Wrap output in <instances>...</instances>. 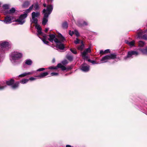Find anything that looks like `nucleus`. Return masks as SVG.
I'll return each mask as SVG.
<instances>
[{"label":"nucleus","mask_w":147,"mask_h":147,"mask_svg":"<svg viewBox=\"0 0 147 147\" xmlns=\"http://www.w3.org/2000/svg\"><path fill=\"white\" fill-rule=\"evenodd\" d=\"M22 54L19 52L14 51L10 55V59L11 62L14 64H17L19 60L22 58Z\"/></svg>","instance_id":"6"},{"label":"nucleus","mask_w":147,"mask_h":147,"mask_svg":"<svg viewBox=\"0 0 147 147\" xmlns=\"http://www.w3.org/2000/svg\"><path fill=\"white\" fill-rule=\"evenodd\" d=\"M32 19L31 20L32 23L36 24L38 22L37 18L40 16V13L39 12H33L31 14Z\"/></svg>","instance_id":"8"},{"label":"nucleus","mask_w":147,"mask_h":147,"mask_svg":"<svg viewBox=\"0 0 147 147\" xmlns=\"http://www.w3.org/2000/svg\"><path fill=\"white\" fill-rule=\"evenodd\" d=\"M81 43L82 44L80 46H78V49L80 51L82 50L84 47V45L83 44V42L82 41H81Z\"/></svg>","instance_id":"21"},{"label":"nucleus","mask_w":147,"mask_h":147,"mask_svg":"<svg viewBox=\"0 0 147 147\" xmlns=\"http://www.w3.org/2000/svg\"><path fill=\"white\" fill-rule=\"evenodd\" d=\"M85 60L93 64H98V63H96L95 61L94 60H91L90 59H88V58H87V59L86 58L85 59Z\"/></svg>","instance_id":"25"},{"label":"nucleus","mask_w":147,"mask_h":147,"mask_svg":"<svg viewBox=\"0 0 147 147\" xmlns=\"http://www.w3.org/2000/svg\"><path fill=\"white\" fill-rule=\"evenodd\" d=\"M15 9L14 8H12L9 11H8L6 13V14H11L13 13L15 11Z\"/></svg>","instance_id":"18"},{"label":"nucleus","mask_w":147,"mask_h":147,"mask_svg":"<svg viewBox=\"0 0 147 147\" xmlns=\"http://www.w3.org/2000/svg\"><path fill=\"white\" fill-rule=\"evenodd\" d=\"M30 2L28 1L24 2L22 5V7L24 8H27L30 5Z\"/></svg>","instance_id":"16"},{"label":"nucleus","mask_w":147,"mask_h":147,"mask_svg":"<svg viewBox=\"0 0 147 147\" xmlns=\"http://www.w3.org/2000/svg\"><path fill=\"white\" fill-rule=\"evenodd\" d=\"M34 72H35L34 71H32L30 72L24 73H22V74L19 75L18 76V77H24L26 76L27 75L32 74L34 73Z\"/></svg>","instance_id":"14"},{"label":"nucleus","mask_w":147,"mask_h":147,"mask_svg":"<svg viewBox=\"0 0 147 147\" xmlns=\"http://www.w3.org/2000/svg\"><path fill=\"white\" fill-rule=\"evenodd\" d=\"M68 62L66 60H65L62 61V63L63 65H66L68 63Z\"/></svg>","instance_id":"37"},{"label":"nucleus","mask_w":147,"mask_h":147,"mask_svg":"<svg viewBox=\"0 0 147 147\" xmlns=\"http://www.w3.org/2000/svg\"><path fill=\"white\" fill-rule=\"evenodd\" d=\"M69 34L70 36H72L74 34V31H71L70 30H69Z\"/></svg>","instance_id":"39"},{"label":"nucleus","mask_w":147,"mask_h":147,"mask_svg":"<svg viewBox=\"0 0 147 147\" xmlns=\"http://www.w3.org/2000/svg\"><path fill=\"white\" fill-rule=\"evenodd\" d=\"M19 1H20L22 2V0H19Z\"/></svg>","instance_id":"54"},{"label":"nucleus","mask_w":147,"mask_h":147,"mask_svg":"<svg viewBox=\"0 0 147 147\" xmlns=\"http://www.w3.org/2000/svg\"><path fill=\"white\" fill-rule=\"evenodd\" d=\"M66 147H73L71 146V145H67L66 146Z\"/></svg>","instance_id":"48"},{"label":"nucleus","mask_w":147,"mask_h":147,"mask_svg":"<svg viewBox=\"0 0 147 147\" xmlns=\"http://www.w3.org/2000/svg\"><path fill=\"white\" fill-rule=\"evenodd\" d=\"M71 74V73H69L66 74L65 75V76H67L69 74Z\"/></svg>","instance_id":"51"},{"label":"nucleus","mask_w":147,"mask_h":147,"mask_svg":"<svg viewBox=\"0 0 147 147\" xmlns=\"http://www.w3.org/2000/svg\"><path fill=\"white\" fill-rule=\"evenodd\" d=\"M49 38L48 39V40L51 42H53L54 41L56 43L57 47L59 49L63 50L64 49L65 47L64 44L62 43V42L65 39L63 36L60 34L59 35V38L60 40H58L57 38H55V35L54 34H50L49 35Z\"/></svg>","instance_id":"2"},{"label":"nucleus","mask_w":147,"mask_h":147,"mask_svg":"<svg viewBox=\"0 0 147 147\" xmlns=\"http://www.w3.org/2000/svg\"><path fill=\"white\" fill-rule=\"evenodd\" d=\"M48 75V73L47 72H45L40 73L39 75L37 76L36 77L37 78H42Z\"/></svg>","instance_id":"15"},{"label":"nucleus","mask_w":147,"mask_h":147,"mask_svg":"<svg viewBox=\"0 0 147 147\" xmlns=\"http://www.w3.org/2000/svg\"><path fill=\"white\" fill-rule=\"evenodd\" d=\"M43 5L44 7H46V6H47V5L45 3H44L43 4Z\"/></svg>","instance_id":"49"},{"label":"nucleus","mask_w":147,"mask_h":147,"mask_svg":"<svg viewBox=\"0 0 147 147\" xmlns=\"http://www.w3.org/2000/svg\"><path fill=\"white\" fill-rule=\"evenodd\" d=\"M51 76H57L58 75V74L56 72H52L51 73Z\"/></svg>","instance_id":"42"},{"label":"nucleus","mask_w":147,"mask_h":147,"mask_svg":"<svg viewBox=\"0 0 147 147\" xmlns=\"http://www.w3.org/2000/svg\"><path fill=\"white\" fill-rule=\"evenodd\" d=\"M105 53H107L110 52V50L109 49H107L104 51Z\"/></svg>","instance_id":"43"},{"label":"nucleus","mask_w":147,"mask_h":147,"mask_svg":"<svg viewBox=\"0 0 147 147\" xmlns=\"http://www.w3.org/2000/svg\"><path fill=\"white\" fill-rule=\"evenodd\" d=\"M81 69L84 72H88L90 70V66L86 63H84L81 65Z\"/></svg>","instance_id":"12"},{"label":"nucleus","mask_w":147,"mask_h":147,"mask_svg":"<svg viewBox=\"0 0 147 147\" xmlns=\"http://www.w3.org/2000/svg\"><path fill=\"white\" fill-rule=\"evenodd\" d=\"M53 8L51 5H48L47 6V9H44L42 11L44 14V17L43 19L42 24L45 25L48 22V18L49 15L51 13Z\"/></svg>","instance_id":"4"},{"label":"nucleus","mask_w":147,"mask_h":147,"mask_svg":"<svg viewBox=\"0 0 147 147\" xmlns=\"http://www.w3.org/2000/svg\"><path fill=\"white\" fill-rule=\"evenodd\" d=\"M47 39H42V41L43 43L47 45H49L48 44L49 43V42L47 40Z\"/></svg>","instance_id":"31"},{"label":"nucleus","mask_w":147,"mask_h":147,"mask_svg":"<svg viewBox=\"0 0 147 147\" xmlns=\"http://www.w3.org/2000/svg\"><path fill=\"white\" fill-rule=\"evenodd\" d=\"M14 80L13 79H11L5 82H0V90L4 89L7 86L6 84L9 86H11V88L13 89L17 88L19 86V82H17L15 83H14Z\"/></svg>","instance_id":"3"},{"label":"nucleus","mask_w":147,"mask_h":147,"mask_svg":"<svg viewBox=\"0 0 147 147\" xmlns=\"http://www.w3.org/2000/svg\"><path fill=\"white\" fill-rule=\"evenodd\" d=\"M134 43L135 41L134 40H133L131 41L130 42L129 45L131 47H132L134 45Z\"/></svg>","instance_id":"33"},{"label":"nucleus","mask_w":147,"mask_h":147,"mask_svg":"<svg viewBox=\"0 0 147 147\" xmlns=\"http://www.w3.org/2000/svg\"><path fill=\"white\" fill-rule=\"evenodd\" d=\"M1 5V3H0V5Z\"/></svg>","instance_id":"55"},{"label":"nucleus","mask_w":147,"mask_h":147,"mask_svg":"<svg viewBox=\"0 0 147 147\" xmlns=\"http://www.w3.org/2000/svg\"><path fill=\"white\" fill-rule=\"evenodd\" d=\"M57 67L58 68H60L62 70H65L66 69V68L65 67L63 66L61 63H59L57 65Z\"/></svg>","instance_id":"17"},{"label":"nucleus","mask_w":147,"mask_h":147,"mask_svg":"<svg viewBox=\"0 0 147 147\" xmlns=\"http://www.w3.org/2000/svg\"><path fill=\"white\" fill-rule=\"evenodd\" d=\"M29 80L28 79H24L21 80L20 81V82L22 84H24L28 82L29 81Z\"/></svg>","instance_id":"24"},{"label":"nucleus","mask_w":147,"mask_h":147,"mask_svg":"<svg viewBox=\"0 0 147 147\" xmlns=\"http://www.w3.org/2000/svg\"><path fill=\"white\" fill-rule=\"evenodd\" d=\"M37 35H42V29L38 30L37 31Z\"/></svg>","instance_id":"35"},{"label":"nucleus","mask_w":147,"mask_h":147,"mask_svg":"<svg viewBox=\"0 0 147 147\" xmlns=\"http://www.w3.org/2000/svg\"><path fill=\"white\" fill-rule=\"evenodd\" d=\"M49 30V28H45V32H47Z\"/></svg>","instance_id":"46"},{"label":"nucleus","mask_w":147,"mask_h":147,"mask_svg":"<svg viewBox=\"0 0 147 147\" xmlns=\"http://www.w3.org/2000/svg\"><path fill=\"white\" fill-rule=\"evenodd\" d=\"M91 52L90 46L87 49H86L82 53V55L84 59L88 58L87 55L88 53H90Z\"/></svg>","instance_id":"10"},{"label":"nucleus","mask_w":147,"mask_h":147,"mask_svg":"<svg viewBox=\"0 0 147 147\" xmlns=\"http://www.w3.org/2000/svg\"><path fill=\"white\" fill-rule=\"evenodd\" d=\"M80 41V40L78 38H77L76 39V40L74 41V43L76 44H77L78 43H79V41Z\"/></svg>","instance_id":"38"},{"label":"nucleus","mask_w":147,"mask_h":147,"mask_svg":"<svg viewBox=\"0 0 147 147\" xmlns=\"http://www.w3.org/2000/svg\"><path fill=\"white\" fill-rule=\"evenodd\" d=\"M104 52V51L102 50H100V53L101 54H105V52Z\"/></svg>","instance_id":"45"},{"label":"nucleus","mask_w":147,"mask_h":147,"mask_svg":"<svg viewBox=\"0 0 147 147\" xmlns=\"http://www.w3.org/2000/svg\"><path fill=\"white\" fill-rule=\"evenodd\" d=\"M125 43H126V44H127L129 45V43L130 42H129V41H128V40H125Z\"/></svg>","instance_id":"47"},{"label":"nucleus","mask_w":147,"mask_h":147,"mask_svg":"<svg viewBox=\"0 0 147 147\" xmlns=\"http://www.w3.org/2000/svg\"><path fill=\"white\" fill-rule=\"evenodd\" d=\"M48 1H51V2H52V1H53V0H48Z\"/></svg>","instance_id":"52"},{"label":"nucleus","mask_w":147,"mask_h":147,"mask_svg":"<svg viewBox=\"0 0 147 147\" xmlns=\"http://www.w3.org/2000/svg\"><path fill=\"white\" fill-rule=\"evenodd\" d=\"M9 5H4L3 6V8L4 9H7L9 8Z\"/></svg>","instance_id":"29"},{"label":"nucleus","mask_w":147,"mask_h":147,"mask_svg":"<svg viewBox=\"0 0 147 147\" xmlns=\"http://www.w3.org/2000/svg\"><path fill=\"white\" fill-rule=\"evenodd\" d=\"M36 79V78H34L33 77H31L29 78V80H30L31 81H32V80H34Z\"/></svg>","instance_id":"44"},{"label":"nucleus","mask_w":147,"mask_h":147,"mask_svg":"<svg viewBox=\"0 0 147 147\" xmlns=\"http://www.w3.org/2000/svg\"><path fill=\"white\" fill-rule=\"evenodd\" d=\"M45 70V68H40L38 69L37 70V71H43Z\"/></svg>","instance_id":"41"},{"label":"nucleus","mask_w":147,"mask_h":147,"mask_svg":"<svg viewBox=\"0 0 147 147\" xmlns=\"http://www.w3.org/2000/svg\"><path fill=\"white\" fill-rule=\"evenodd\" d=\"M62 26L63 29H67L68 27L67 23L66 22H63L62 24Z\"/></svg>","instance_id":"20"},{"label":"nucleus","mask_w":147,"mask_h":147,"mask_svg":"<svg viewBox=\"0 0 147 147\" xmlns=\"http://www.w3.org/2000/svg\"><path fill=\"white\" fill-rule=\"evenodd\" d=\"M35 24V27L37 29V30L42 29L40 26L37 23Z\"/></svg>","instance_id":"28"},{"label":"nucleus","mask_w":147,"mask_h":147,"mask_svg":"<svg viewBox=\"0 0 147 147\" xmlns=\"http://www.w3.org/2000/svg\"><path fill=\"white\" fill-rule=\"evenodd\" d=\"M42 35L43 36V38H41V39H47V35L45 34H42Z\"/></svg>","instance_id":"34"},{"label":"nucleus","mask_w":147,"mask_h":147,"mask_svg":"<svg viewBox=\"0 0 147 147\" xmlns=\"http://www.w3.org/2000/svg\"><path fill=\"white\" fill-rule=\"evenodd\" d=\"M145 44L144 42L142 41H139L138 42L139 46L140 47H143Z\"/></svg>","instance_id":"26"},{"label":"nucleus","mask_w":147,"mask_h":147,"mask_svg":"<svg viewBox=\"0 0 147 147\" xmlns=\"http://www.w3.org/2000/svg\"><path fill=\"white\" fill-rule=\"evenodd\" d=\"M115 58H116L117 61L120 60L119 57L116 58V55L115 54H111L103 57L101 59L100 61L102 62V63H105L107 62L109 60L114 59Z\"/></svg>","instance_id":"7"},{"label":"nucleus","mask_w":147,"mask_h":147,"mask_svg":"<svg viewBox=\"0 0 147 147\" xmlns=\"http://www.w3.org/2000/svg\"><path fill=\"white\" fill-rule=\"evenodd\" d=\"M49 69H57L58 68V67H57V66L54 67V66H50L48 68Z\"/></svg>","instance_id":"36"},{"label":"nucleus","mask_w":147,"mask_h":147,"mask_svg":"<svg viewBox=\"0 0 147 147\" xmlns=\"http://www.w3.org/2000/svg\"><path fill=\"white\" fill-rule=\"evenodd\" d=\"M55 62V59H53L52 60V62L54 63Z\"/></svg>","instance_id":"50"},{"label":"nucleus","mask_w":147,"mask_h":147,"mask_svg":"<svg viewBox=\"0 0 147 147\" xmlns=\"http://www.w3.org/2000/svg\"><path fill=\"white\" fill-rule=\"evenodd\" d=\"M80 27L88 25V23L87 22L82 21L80 20H78L76 23Z\"/></svg>","instance_id":"13"},{"label":"nucleus","mask_w":147,"mask_h":147,"mask_svg":"<svg viewBox=\"0 0 147 147\" xmlns=\"http://www.w3.org/2000/svg\"><path fill=\"white\" fill-rule=\"evenodd\" d=\"M142 38L145 40H147V35L144 34L142 36Z\"/></svg>","instance_id":"40"},{"label":"nucleus","mask_w":147,"mask_h":147,"mask_svg":"<svg viewBox=\"0 0 147 147\" xmlns=\"http://www.w3.org/2000/svg\"><path fill=\"white\" fill-rule=\"evenodd\" d=\"M74 34L76 35L78 37L80 36V34L79 32H78V31L77 30H75L74 31Z\"/></svg>","instance_id":"30"},{"label":"nucleus","mask_w":147,"mask_h":147,"mask_svg":"<svg viewBox=\"0 0 147 147\" xmlns=\"http://www.w3.org/2000/svg\"><path fill=\"white\" fill-rule=\"evenodd\" d=\"M33 7L35 11L38 10L40 8L38 2H36L34 5H32L28 9L25 10L24 12V14H21L19 18L16 20V21L18 22L19 24L22 25L25 23V19L27 17L28 14L32 9Z\"/></svg>","instance_id":"1"},{"label":"nucleus","mask_w":147,"mask_h":147,"mask_svg":"<svg viewBox=\"0 0 147 147\" xmlns=\"http://www.w3.org/2000/svg\"><path fill=\"white\" fill-rule=\"evenodd\" d=\"M10 47L9 42L3 41L0 42V63L2 61V54L8 50Z\"/></svg>","instance_id":"5"},{"label":"nucleus","mask_w":147,"mask_h":147,"mask_svg":"<svg viewBox=\"0 0 147 147\" xmlns=\"http://www.w3.org/2000/svg\"><path fill=\"white\" fill-rule=\"evenodd\" d=\"M139 54L136 51H132L128 52L127 55V56L125 57H124V59L126 60L128 58H132V56L133 55H135L137 56Z\"/></svg>","instance_id":"9"},{"label":"nucleus","mask_w":147,"mask_h":147,"mask_svg":"<svg viewBox=\"0 0 147 147\" xmlns=\"http://www.w3.org/2000/svg\"><path fill=\"white\" fill-rule=\"evenodd\" d=\"M25 63L27 65H31L32 63V61L30 59H28L26 60Z\"/></svg>","instance_id":"23"},{"label":"nucleus","mask_w":147,"mask_h":147,"mask_svg":"<svg viewBox=\"0 0 147 147\" xmlns=\"http://www.w3.org/2000/svg\"><path fill=\"white\" fill-rule=\"evenodd\" d=\"M72 69V68L70 67L68 68V69Z\"/></svg>","instance_id":"53"},{"label":"nucleus","mask_w":147,"mask_h":147,"mask_svg":"<svg viewBox=\"0 0 147 147\" xmlns=\"http://www.w3.org/2000/svg\"><path fill=\"white\" fill-rule=\"evenodd\" d=\"M66 58L69 61H71L73 60V57L70 55H67L66 56Z\"/></svg>","instance_id":"27"},{"label":"nucleus","mask_w":147,"mask_h":147,"mask_svg":"<svg viewBox=\"0 0 147 147\" xmlns=\"http://www.w3.org/2000/svg\"><path fill=\"white\" fill-rule=\"evenodd\" d=\"M143 32L142 30L140 31L138 33V38H142V34H143Z\"/></svg>","instance_id":"22"},{"label":"nucleus","mask_w":147,"mask_h":147,"mask_svg":"<svg viewBox=\"0 0 147 147\" xmlns=\"http://www.w3.org/2000/svg\"><path fill=\"white\" fill-rule=\"evenodd\" d=\"M140 50L143 54L147 55V47L145 49H141Z\"/></svg>","instance_id":"19"},{"label":"nucleus","mask_w":147,"mask_h":147,"mask_svg":"<svg viewBox=\"0 0 147 147\" xmlns=\"http://www.w3.org/2000/svg\"><path fill=\"white\" fill-rule=\"evenodd\" d=\"M70 50L73 53L75 54H76L77 53V51L75 49H70Z\"/></svg>","instance_id":"32"},{"label":"nucleus","mask_w":147,"mask_h":147,"mask_svg":"<svg viewBox=\"0 0 147 147\" xmlns=\"http://www.w3.org/2000/svg\"><path fill=\"white\" fill-rule=\"evenodd\" d=\"M13 18L12 16H7L5 18V19L3 20H1L3 22L6 24H9L11 23L12 22V20Z\"/></svg>","instance_id":"11"}]
</instances>
